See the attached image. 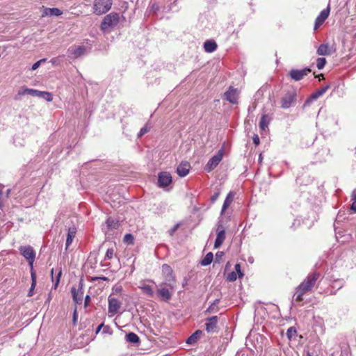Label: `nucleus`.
<instances>
[{
	"label": "nucleus",
	"instance_id": "obj_40",
	"mask_svg": "<svg viewBox=\"0 0 356 356\" xmlns=\"http://www.w3.org/2000/svg\"><path fill=\"white\" fill-rule=\"evenodd\" d=\"M46 61V59L45 58H43V59H41L38 61H37L36 63H35L33 65H32V67H31V70H35L36 69H38L39 67V66L40 65V64L43 62H45Z\"/></svg>",
	"mask_w": 356,
	"mask_h": 356
},
{
	"label": "nucleus",
	"instance_id": "obj_42",
	"mask_svg": "<svg viewBox=\"0 0 356 356\" xmlns=\"http://www.w3.org/2000/svg\"><path fill=\"white\" fill-rule=\"evenodd\" d=\"M235 268V270L236 272L238 273V277H243V273L241 272V266L239 264H236L234 266Z\"/></svg>",
	"mask_w": 356,
	"mask_h": 356
},
{
	"label": "nucleus",
	"instance_id": "obj_13",
	"mask_svg": "<svg viewBox=\"0 0 356 356\" xmlns=\"http://www.w3.org/2000/svg\"><path fill=\"white\" fill-rule=\"evenodd\" d=\"M172 183V176L169 172H162L158 175V185L161 188L169 186Z\"/></svg>",
	"mask_w": 356,
	"mask_h": 356
},
{
	"label": "nucleus",
	"instance_id": "obj_61",
	"mask_svg": "<svg viewBox=\"0 0 356 356\" xmlns=\"http://www.w3.org/2000/svg\"><path fill=\"white\" fill-rule=\"evenodd\" d=\"M317 77L319 80L324 79V75L323 74H319Z\"/></svg>",
	"mask_w": 356,
	"mask_h": 356
},
{
	"label": "nucleus",
	"instance_id": "obj_44",
	"mask_svg": "<svg viewBox=\"0 0 356 356\" xmlns=\"http://www.w3.org/2000/svg\"><path fill=\"white\" fill-rule=\"evenodd\" d=\"M218 309L217 306H214L212 304L209 307V308L207 309V312H218Z\"/></svg>",
	"mask_w": 356,
	"mask_h": 356
},
{
	"label": "nucleus",
	"instance_id": "obj_30",
	"mask_svg": "<svg viewBox=\"0 0 356 356\" xmlns=\"http://www.w3.org/2000/svg\"><path fill=\"white\" fill-rule=\"evenodd\" d=\"M201 334H202V331L197 330L187 339L186 343L188 344L195 343Z\"/></svg>",
	"mask_w": 356,
	"mask_h": 356
},
{
	"label": "nucleus",
	"instance_id": "obj_38",
	"mask_svg": "<svg viewBox=\"0 0 356 356\" xmlns=\"http://www.w3.org/2000/svg\"><path fill=\"white\" fill-rule=\"evenodd\" d=\"M114 255L113 248H108L106 252L105 259H111Z\"/></svg>",
	"mask_w": 356,
	"mask_h": 356
},
{
	"label": "nucleus",
	"instance_id": "obj_46",
	"mask_svg": "<svg viewBox=\"0 0 356 356\" xmlns=\"http://www.w3.org/2000/svg\"><path fill=\"white\" fill-rule=\"evenodd\" d=\"M219 195H220V192H216V193H215L211 196V202L212 203L215 202L217 200V199L218 198Z\"/></svg>",
	"mask_w": 356,
	"mask_h": 356
},
{
	"label": "nucleus",
	"instance_id": "obj_33",
	"mask_svg": "<svg viewBox=\"0 0 356 356\" xmlns=\"http://www.w3.org/2000/svg\"><path fill=\"white\" fill-rule=\"evenodd\" d=\"M53 274H54V268H52L51 270V275L52 282H54V288L56 289L57 288V286H58V284H59V282H60V278L61 275H62V271H61V270H59V272H58V273L55 280L54 279Z\"/></svg>",
	"mask_w": 356,
	"mask_h": 356
},
{
	"label": "nucleus",
	"instance_id": "obj_19",
	"mask_svg": "<svg viewBox=\"0 0 356 356\" xmlns=\"http://www.w3.org/2000/svg\"><path fill=\"white\" fill-rule=\"evenodd\" d=\"M71 293L74 302L76 304H81L83 300L82 288L81 287L80 290H77L75 287H72L71 289Z\"/></svg>",
	"mask_w": 356,
	"mask_h": 356
},
{
	"label": "nucleus",
	"instance_id": "obj_56",
	"mask_svg": "<svg viewBox=\"0 0 356 356\" xmlns=\"http://www.w3.org/2000/svg\"><path fill=\"white\" fill-rule=\"evenodd\" d=\"M353 201H355L356 202V189L353 191V194H352V199H351Z\"/></svg>",
	"mask_w": 356,
	"mask_h": 356
},
{
	"label": "nucleus",
	"instance_id": "obj_18",
	"mask_svg": "<svg viewBox=\"0 0 356 356\" xmlns=\"http://www.w3.org/2000/svg\"><path fill=\"white\" fill-rule=\"evenodd\" d=\"M207 322L205 324L206 330L207 332H213L216 327L218 323V317L216 316L208 318L207 319Z\"/></svg>",
	"mask_w": 356,
	"mask_h": 356
},
{
	"label": "nucleus",
	"instance_id": "obj_35",
	"mask_svg": "<svg viewBox=\"0 0 356 356\" xmlns=\"http://www.w3.org/2000/svg\"><path fill=\"white\" fill-rule=\"evenodd\" d=\"M134 238L131 234H126L124 236L123 241L129 245L134 243Z\"/></svg>",
	"mask_w": 356,
	"mask_h": 356
},
{
	"label": "nucleus",
	"instance_id": "obj_49",
	"mask_svg": "<svg viewBox=\"0 0 356 356\" xmlns=\"http://www.w3.org/2000/svg\"><path fill=\"white\" fill-rule=\"evenodd\" d=\"M104 323L100 324V325L97 327V329H96V330H95V334H97L100 332V330H101L102 328H104Z\"/></svg>",
	"mask_w": 356,
	"mask_h": 356
},
{
	"label": "nucleus",
	"instance_id": "obj_53",
	"mask_svg": "<svg viewBox=\"0 0 356 356\" xmlns=\"http://www.w3.org/2000/svg\"><path fill=\"white\" fill-rule=\"evenodd\" d=\"M34 288L35 287H33V283H31V288L29 289V294H28L29 296H33V291Z\"/></svg>",
	"mask_w": 356,
	"mask_h": 356
},
{
	"label": "nucleus",
	"instance_id": "obj_26",
	"mask_svg": "<svg viewBox=\"0 0 356 356\" xmlns=\"http://www.w3.org/2000/svg\"><path fill=\"white\" fill-rule=\"evenodd\" d=\"M234 200V194L232 192H229L222 204V210H221V214H223L225 210L229 207L230 204Z\"/></svg>",
	"mask_w": 356,
	"mask_h": 356
},
{
	"label": "nucleus",
	"instance_id": "obj_57",
	"mask_svg": "<svg viewBox=\"0 0 356 356\" xmlns=\"http://www.w3.org/2000/svg\"><path fill=\"white\" fill-rule=\"evenodd\" d=\"M223 254H224L223 252H218L216 254V258H220Z\"/></svg>",
	"mask_w": 356,
	"mask_h": 356
},
{
	"label": "nucleus",
	"instance_id": "obj_27",
	"mask_svg": "<svg viewBox=\"0 0 356 356\" xmlns=\"http://www.w3.org/2000/svg\"><path fill=\"white\" fill-rule=\"evenodd\" d=\"M125 339L127 341L131 343L138 344L140 343L139 337L134 332H129L127 334H126Z\"/></svg>",
	"mask_w": 356,
	"mask_h": 356
},
{
	"label": "nucleus",
	"instance_id": "obj_45",
	"mask_svg": "<svg viewBox=\"0 0 356 356\" xmlns=\"http://www.w3.org/2000/svg\"><path fill=\"white\" fill-rule=\"evenodd\" d=\"M31 275L33 283V287H35L36 284V275L33 270H31Z\"/></svg>",
	"mask_w": 356,
	"mask_h": 356
},
{
	"label": "nucleus",
	"instance_id": "obj_3",
	"mask_svg": "<svg viewBox=\"0 0 356 356\" xmlns=\"http://www.w3.org/2000/svg\"><path fill=\"white\" fill-rule=\"evenodd\" d=\"M162 274L163 276V282L161 286H165L173 290L175 288V277L173 275V270L168 264H163L162 266Z\"/></svg>",
	"mask_w": 356,
	"mask_h": 356
},
{
	"label": "nucleus",
	"instance_id": "obj_9",
	"mask_svg": "<svg viewBox=\"0 0 356 356\" xmlns=\"http://www.w3.org/2000/svg\"><path fill=\"white\" fill-rule=\"evenodd\" d=\"M330 88V85H326L321 88L317 90L316 92L312 93L311 96L305 101L304 103L303 107L305 108L310 105V104L316 100L321 96H322L326 91Z\"/></svg>",
	"mask_w": 356,
	"mask_h": 356
},
{
	"label": "nucleus",
	"instance_id": "obj_1",
	"mask_svg": "<svg viewBox=\"0 0 356 356\" xmlns=\"http://www.w3.org/2000/svg\"><path fill=\"white\" fill-rule=\"evenodd\" d=\"M320 274L314 273L309 274L305 280L296 288L294 296H296V302H301L303 300V295L310 291L314 286L316 280L318 279Z\"/></svg>",
	"mask_w": 356,
	"mask_h": 356
},
{
	"label": "nucleus",
	"instance_id": "obj_2",
	"mask_svg": "<svg viewBox=\"0 0 356 356\" xmlns=\"http://www.w3.org/2000/svg\"><path fill=\"white\" fill-rule=\"evenodd\" d=\"M120 17L117 13H111L106 15L100 26L101 30L104 33H109L111 30L114 29L120 22Z\"/></svg>",
	"mask_w": 356,
	"mask_h": 356
},
{
	"label": "nucleus",
	"instance_id": "obj_37",
	"mask_svg": "<svg viewBox=\"0 0 356 356\" xmlns=\"http://www.w3.org/2000/svg\"><path fill=\"white\" fill-rule=\"evenodd\" d=\"M150 128L151 127H149L147 124H146L144 127L141 128L138 134V137L140 138L145 134L147 133L150 130Z\"/></svg>",
	"mask_w": 356,
	"mask_h": 356
},
{
	"label": "nucleus",
	"instance_id": "obj_14",
	"mask_svg": "<svg viewBox=\"0 0 356 356\" xmlns=\"http://www.w3.org/2000/svg\"><path fill=\"white\" fill-rule=\"evenodd\" d=\"M19 250L22 255L27 260H32L33 258H35V250L30 245L20 246Z\"/></svg>",
	"mask_w": 356,
	"mask_h": 356
},
{
	"label": "nucleus",
	"instance_id": "obj_16",
	"mask_svg": "<svg viewBox=\"0 0 356 356\" xmlns=\"http://www.w3.org/2000/svg\"><path fill=\"white\" fill-rule=\"evenodd\" d=\"M191 165L188 162H181L177 168V173L179 177H185L188 174Z\"/></svg>",
	"mask_w": 356,
	"mask_h": 356
},
{
	"label": "nucleus",
	"instance_id": "obj_47",
	"mask_svg": "<svg viewBox=\"0 0 356 356\" xmlns=\"http://www.w3.org/2000/svg\"><path fill=\"white\" fill-rule=\"evenodd\" d=\"M78 320V314L76 311V308H75L74 313H73V324L76 325Z\"/></svg>",
	"mask_w": 356,
	"mask_h": 356
},
{
	"label": "nucleus",
	"instance_id": "obj_8",
	"mask_svg": "<svg viewBox=\"0 0 356 356\" xmlns=\"http://www.w3.org/2000/svg\"><path fill=\"white\" fill-rule=\"evenodd\" d=\"M86 51L84 46H72L67 49V54L70 58L76 59L84 55Z\"/></svg>",
	"mask_w": 356,
	"mask_h": 356
},
{
	"label": "nucleus",
	"instance_id": "obj_21",
	"mask_svg": "<svg viewBox=\"0 0 356 356\" xmlns=\"http://www.w3.org/2000/svg\"><path fill=\"white\" fill-rule=\"evenodd\" d=\"M319 56H328L332 54V50L328 44H321L316 51Z\"/></svg>",
	"mask_w": 356,
	"mask_h": 356
},
{
	"label": "nucleus",
	"instance_id": "obj_11",
	"mask_svg": "<svg viewBox=\"0 0 356 356\" xmlns=\"http://www.w3.org/2000/svg\"><path fill=\"white\" fill-rule=\"evenodd\" d=\"M216 232L217 236L214 243V248H220L226 238L225 231L221 223L218 224Z\"/></svg>",
	"mask_w": 356,
	"mask_h": 356
},
{
	"label": "nucleus",
	"instance_id": "obj_59",
	"mask_svg": "<svg viewBox=\"0 0 356 356\" xmlns=\"http://www.w3.org/2000/svg\"><path fill=\"white\" fill-rule=\"evenodd\" d=\"M262 160H263L262 154H260L259 156V163H261L262 162Z\"/></svg>",
	"mask_w": 356,
	"mask_h": 356
},
{
	"label": "nucleus",
	"instance_id": "obj_15",
	"mask_svg": "<svg viewBox=\"0 0 356 356\" xmlns=\"http://www.w3.org/2000/svg\"><path fill=\"white\" fill-rule=\"evenodd\" d=\"M108 313L112 315L118 313L119 309L121 307L122 303L116 298H112L111 296L108 297Z\"/></svg>",
	"mask_w": 356,
	"mask_h": 356
},
{
	"label": "nucleus",
	"instance_id": "obj_23",
	"mask_svg": "<svg viewBox=\"0 0 356 356\" xmlns=\"http://www.w3.org/2000/svg\"><path fill=\"white\" fill-rule=\"evenodd\" d=\"M76 229L74 227H70L68 229L67 235V239H66V243H65V248L67 249L68 247L71 245L72 243L75 236H76Z\"/></svg>",
	"mask_w": 356,
	"mask_h": 356
},
{
	"label": "nucleus",
	"instance_id": "obj_25",
	"mask_svg": "<svg viewBox=\"0 0 356 356\" xmlns=\"http://www.w3.org/2000/svg\"><path fill=\"white\" fill-rule=\"evenodd\" d=\"M204 48L206 52L211 53L217 49V44L213 40H207L204 43Z\"/></svg>",
	"mask_w": 356,
	"mask_h": 356
},
{
	"label": "nucleus",
	"instance_id": "obj_39",
	"mask_svg": "<svg viewBox=\"0 0 356 356\" xmlns=\"http://www.w3.org/2000/svg\"><path fill=\"white\" fill-rule=\"evenodd\" d=\"M236 278H237L236 273L234 271L229 273L227 277V280L229 282H234L236 280Z\"/></svg>",
	"mask_w": 356,
	"mask_h": 356
},
{
	"label": "nucleus",
	"instance_id": "obj_12",
	"mask_svg": "<svg viewBox=\"0 0 356 356\" xmlns=\"http://www.w3.org/2000/svg\"><path fill=\"white\" fill-rule=\"evenodd\" d=\"M311 72L309 68H304L302 70H291L289 75L294 81H300L304 76H307Z\"/></svg>",
	"mask_w": 356,
	"mask_h": 356
},
{
	"label": "nucleus",
	"instance_id": "obj_50",
	"mask_svg": "<svg viewBox=\"0 0 356 356\" xmlns=\"http://www.w3.org/2000/svg\"><path fill=\"white\" fill-rule=\"evenodd\" d=\"M35 261V258H33L32 260H28L29 261V265L31 268V270H33V262Z\"/></svg>",
	"mask_w": 356,
	"mask_h": 356
},
{
	"label": "nucleus",
	"instance_id": "obj_55",
	"mask_svg": "<svg viewBox=\"0 0 356 356\" xmlns=\"http://www.w3.org/2000/svg\"><path fill=\"white\" fill-rule=\"evenodd\" d=\"M90 301V296L88 295L85 298V307H87Z\"/></svg>",
	"mask_w": 356,
	"mask_h": 356
},
{
	"label": "nucleus",
	"instance_id": "obj_62",
	"mask_svg": "<svg viewBox=\"0 0 356 356\" xmlns=\"http://www.w3.org/2000/svg\"><path fill=\"white\" fill-rule=\"evenodd\" d=\"M152 8H154V9L158 10V8L154 7V6H152Z\"/></svg>",
	"mask_w": 356,
	"mask_h": 356
},
{
	"label": "nucleus",
	"instance_id": "obj_52",
	"mask_svg": "<svg viewBox=\"0 0 356 356\" xmlns=\"http://www.w3.org/2000/svg\"><path fill=\"white\" fill-rule=\"evenodd\" d=\"M53 65H56L58 63V59L57 58H54L50 61Z\"/></svg>",
	"mask_w": 356,
	"mask_h": 356
},
{
	"label": "nucleus",
	"instance_id": "obj_4",
	"mask_svg": "<svg viewBox=\"0 0 356 356\" xmlns=\"http://www.w3.org/2000/svg\"><path fill=\"white\" fill-rule=\"evenodd\" d=\"M112 0H94L93 13L101 15L107 13L112 7Z\"/></svg>",
	"mask_w": 356,
	"mask_h": 356
},
{
	"label": "nucleus",
	"instance_id": "obj_31",
	"mask_svg": "<svg viewBox=\"0 0 356 356\" xmlns=\"http://www.w3.org/2000/svg\"><path fill=\"white\" fill-rule=\"evenodd\" d=\"M213 259V255L212 252H209L206 254L204 259L201 261L200 264L203 266H206L209 265Z\"/></svg>",
	"mask_w": 356,
	"mask_h": 356
},
{
	"label": "nucleus",
	"instance_id": "obj_24",
	"mask_svg": "<svg viewBox=\"0 0 356 356\" xmlns=\"http://www.w3.org/2000/svg\"><path fill=\"white\" fill-rule=\"evenodd\" d=\"M138 287L142 290L143 293H145V295L149 297H152L154 296V290L152 287L150 285L147 284L146 282H140V284Z\"/></svg>",
	"mask_w": 356,
	"mask_h": 356
},
{
	"label": "nucleus",
	"instance_id": "obj_63",
	"mask_svg": "<svg viewBox=\"0 0 356 356\" xmlns=\"http://www.w3.org/2000/svg\"><path fill=\"white\" fill-rule=\"evenodd\" d=\"M152 8H154V9L158 10V8L154 7V6H152Z\"/></svg>",
	"mask_w": 356,
	"mask_h": 356
},
{
	"label": "nucleus",
	"instance_id": "obj_20",
	"mask_svg": "<svg viewBox=\"0 0 356 356\" xmlns=\"http://www.w3.org/2000/svg\"><path fill=\"white\" fill-rule=\"evenodd\" d=\"M63 12L57 8H46L42 13V17L44 16H59Z\"/></svg>",
	"mask_w": 356,
	"mask_h": 356
},
{
	"label": "nucleus",
	"instance_id": "obj_5",
	"mask_svg": "<svg viewBox=\"0 0 356 356\" xmlns=\"http://www.w3.org/2000/svg\"><path fill=\"white\" fill-rule=\"evenodd\" d=\"M297 93L295 90H291L281 99V108L286 109L293 105L296 101Z\"/></svg>",
	"mask_w": 356,
	"mask_h": 356
},
{
	"label": "nucleus",
	"instance_id": "obj_51",
	"mask_svg": "<svg viewBox=\"0 0 356 356\" xmlns=\"http://www.w3.org/2000/svg\"><path fill=\"white\" fill-rule=\"evenodd\" d=\"M350 209L353 211L355 213H356V202L353 201Z\"/></svg>",
	"mask_w": 356,
	"mask_h": 356
},
{
	"label": "nucleus",
	"instance_id": "obj_43",
	"mask_svg": "<svg viewBox=\"0 0 356 356\" xmlns=\"http://www.w3.org/2000/svg\"><path fill=\"white\" fill-rule=\"evenodd\" d=\"M103 333L111 334L113 333V331L109 325H104L103 328Z\"/></svg>",
	"mask_w": 356,
	"mask_h": 356
},
{
	"label": "nucleus",
	"instance_id": "obj_28",
	"mask_svg": "<svg viewBox=\"0 0 356 356\" xmlns=\"http://www.w3.org/2000/svg\"><path fill=\"white\" fill-rule=\"evenodd\" d=\"M36 97L44 99L47 102H51L53 100V95L51 92L47 91L38 90Z\"/></svg>",
	"mask_w": 356,
	"mask_h": 356
},
{
	"label": "nucleus",
	"instance_id": "obj_41",
	"mask_svg": "<svg viewBox=\"0 0 356 356\" xmlns=\"http://www.w3.org/2000/svg\"><path fill=\"white\" fill-rule=\"evenodd\" d=\"M180 225L179 223L175 225L169 231H168V233H169V235L170 236H173L174 234L175 233V232L178 229V228L179 227Z\"/></svg>",
	"mask_w": 356,
	"mask_h": 356
},
{
	"label": "nucleus",
	"instance_id": "obj_58",
	"mask_svg": "<svg viewBox=\"0 0 356 356\" xmlns=\"http://www.w3.org/2000/svg\"><path fill=\"white\" fill-rule=\"evenodd\" d=\"M220 302V300H219V299H216V300L213 301V302L212 303V305H214V306H216V305L218 304V302Z\"/></svg>",
	"mask_w": 356,
	"mask_h": 356
},
{
	"label": "nucleus",
	"instance_id": "obj_54",
	"mask_svg": "<svg viewBox=\"0 0 356 356\" xmlns=\"http://www.w3.org/2000/svg\"><path fill=\"white\" fill-rule=\"evenodd\" d=\"M115 291V293H120L122 291V288L121 286H117L113 289Z\"/></svg>",
	"mask_w": 356,
	"mask_h": 356
},
{
	"label": "nucleus",
	"instance_id": "obj_34",
	"mask_svg": "<svg viewBox=\"0 0 356 356\" xmlns=\"http://www.w3.org/2000/svg\"><path fill=\"white\" fill-rule=\"evenodd\" d=\"M326 64V59L325 58H318L316 60V67L318 70H322Z\"/></svg>",
	"mask_w": 356,
	"mask_h": 356
},
{
	"label": "nucleus",
	"instance_id": "obj_60",
	"mask_svg": "<svg viewBox=\"0 0 356 356\" xmlns=\"http://www.w3.org/2000/svg\"><path fill=\"white\" fill-rule=\"evenodd\" d=\"M307 356H318L317 354H313L310 352H307Z\"/></svg>",
	"mask_w": 356,
	"mask_h": 356
},
{
	"label": "nucleus",
	"instance_id": "obj_32",
	"mask_svg": "<svg viewBox=\"0 0 356 356\" xmlns=\"http://www.w3.org/2000/svg\"><path fill=\"white\" fill-rule=\"evenodd\" d=\"M268 124H269V120H268V116L266 115H263L261 116L260 122H259L260 129L262 130H265L266 128L268 127Z\"/></svg>",
	"mask_w": 356,
	"mask_h": 356
},
{
	"label": "nucleus",
	"instance_id": "obj_7",
	"mask_svg": "<svg viewBox=\"0 0 356 356\" xmlns=\"http://www.w3.org/2000/svg\"><path fill=\"white\" fill-rule=\"evenodd\" d=\"M239 91L232 86H229L228 90L224 93V99L232 104H237Z\"/></svg>",
	"mask_w": 356,
	"mask_h": 356
},
{
	"label": "nucleus",
	"instance_id": "obj_6",
	"mask_svg": "<svg viewBox=\"0 0 356 356\" xmlns=\"http://www.w3.org/2000/svg\"><path fill=\"white\" fill-rule=\"evenodd\" d=\"M223 157V151L222 149H220L216 154L213 156L207 162L204 167V170L209 172L212 171L215 168L217 167V165L219 164V163L222 161Z\"/></svg>",
	"mask_w": 356,
	"mask_h": 356
},
{
	"label": "nucleus",
	"instance_id": "obj_29",
	"mask_svg": "<svg viewBox=\"0 0 356 356\" xmlns=\"http://www.w3.org/2000/svg\"><path fill=\"white\" fill-rule=\"evenodd\" d=\"M107 227L110 229H116L118 228L119 222L115 218L109 217L106 221Z\"/></svg>",
	"mask_w": 356,
	"mask_h": 356
},
{
	"label": "nucleus",
	"instance_id": "obj_10",
	"mask_svg": "<svg viewBox=\"0 0 356 356\" xmlns=\"http://www.w3.org/2000/svg\"><path fill=\"white\" fill-rule=\"evenodd\" d=\"M330 12V4H328L327 7L323 9L316 17L314 27V31L317 30L324 23L325 19L329 17Z\"/></svg>",
	"mask_w": 356,
	"mask_h": 356
},
{
	"label": "nucleus",
	"instance_id": "obj_22",
	"mask_svg": "<svg viewBox=\"0 0 356 356\" xmlns=\"http://www.w3.org/2000/svg\"><path fill=\"white\" fill-rule=\"evenodd\" d=\"M37 92H38V90L22 87L19 90L17 95L15 97V99H17L19 96H23L25 95H31L32 96H36Z\"/></svg>",
	"mask_w": 356,
	"mask_h": 356
},
{
	"label": "nucleus",
	"instance_id": "obj_36",
	"mask_svg": "<svg viewBox=\"0 0 356 356\" xmlns=\"http://www.w3.org/2000/svg\"><path fill=\"white\" fill-rule=\"evenodd\" d=\"M297 334V331L293 327H289L288 330H287V332H286V335H287V337L289 339H291L294 336H296Z\"/></svg>",
	"mask_w": 356,
	"mask_h": 356
},
{
	"label": "nucleus",
	"instance_id": "obj_48",
	"mask_svg": "<svg viewBox=\"0 0 356 356\" xmlns=\"http://www.w3.org/2000/svg\"><path fill=\"white\" fill-rule=\"evenodd\" d=\"M252 140H253V143L256 145H258L259 144V137L258 135L255 134L252 137Z\"/></svg>",
	"mask_w": 356,
	"mask_h": 356
},
{
	"label": "nucleus",
	"instance_id": "obj_64",
	"mask_svg": "<svg viewBox=\"0 0 356 356\" xmlns=\"http://www.w3.org/2000/svg\"><path fill=\"white\" fill-rule=\"evenodd\" d=\"M152 8H154V9L158 10V8L154 7V6H152Z\"/></svg>",
	"mask_w": 356,
	"mask_h": 356
},
{
	"label": "nucleus",
	"instance_id": "obj_17",
	"mask_svg": "<svg viewBox=\"0 0 356 356\" xmlns=\"http://www.w3.org/2000/svg\"><path fill=\"white\" fill-rule=\"evenodd\" d=\"M170 289L169 287L167 288L161 285V288L157 290V293L163 300L168 301L172 296V292Z\"/></svg>",
	"mask_w": 356,
	"mask_h": 356
}]
</instances>
